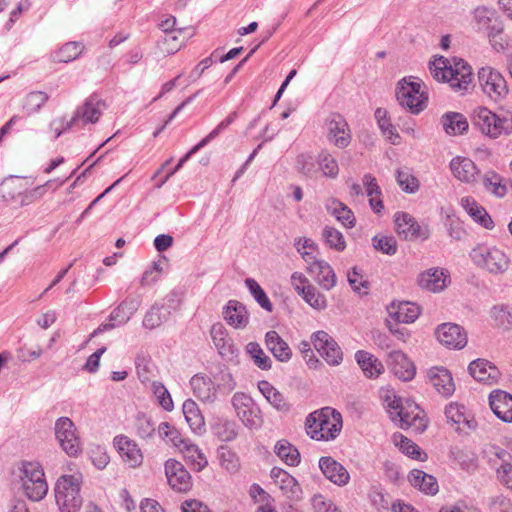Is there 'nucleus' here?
Listing matches in <instances>:
<instances>
[{
    "label": "nucleus",
    "mask_w": 512,
    "mask_h": 512,
    "mask_svg": "<svg viewBox=\"0 0 512 512\" xmlns=\"http://www.w3.org/2000/svg\"><path fill=\"white\" fill-rule=\"evenodd\" d=\"M429 70L435 80L449 83L455 91H467L472 82V68L460 58L440 56L429 63Z\"/></svg>",
    "instance_id": "obj_1"
},
{
    "label": "nucleus",
    "mask_w": 512,
    "mask_h": 512,
    "mask_svg": "<svg viewBox=\"0 0 512 512\" xmlns=\"http://www.w3.org/2000/svg\"><path fill=\"white\" fill-rule=\"evenodd\" d=\"M306 430L310 437L317 441L335 439L342 429L341 414L331 407H324L309 414L306 419Z\"/></svg>",
    "instance_id": "obj_2"
},
{
    "label": "nucleus",
    "mask_w": 512,
    "mask_h": 512,
    "mask_svg": "<svg viewBox=\"0 0 512 512\" xmlns=\"http://www.w3.org/2000/svg\"><path fill=\"white\" fill-rule=\"evenodd\" d=\"M80 475H64L55 485V499L61 512H77L82 505Z\"/></svg>",
    "instance_id": "obj_3"
},
{
    "label": "nucleus",
    "mask_w": 512,
    "mask_h": 512,
    "mask_svg": "<svg viewBox=\"0 0 512 512\" xmlns=\"http://www.w3.org/2000/svg\"><path fill=\"white\" fill-rule=\"evenodd\" d=\"M473 125L490 138L507 136L512 133V116H498L485 107L474 111Z\"/></svg>",
    "instance_id": "obj_4"
},
{
    "label": "nucleus",
    "mask_w": 512,
    "mask_h": 512,
    "mask_svg": "<svg viewBox=\"0 0 512 512\" xmlns=\"http://www.w3.org/2000/svg\"><path fill=\"white\" fill-rule=\"evenodd\" d=\"M20 479L24 493L30 500L40 501L46 496L48 485L39 463L23 462L20 467Z\"/></svg>",
    "instance_id": "obj_5"
},
{
    "label": "nucleus",
    "mask_w": 512,
    "mask_h": 512,
    "mask_svg": "<svg viewBox=\"0 0 512 512\" xmlns=\"http://www.w3.org/2000/svg\"><path fill=\"white\" fill-rule=\"evenodd\" d=\"M396 98L399 104L413 114L421 112L425 106L428 96L422 90L421 82L413 77L401 79L396 87Z\"/></svg>",
    "instance_id": "obj_6"
},
{
    "label": "nucleus",
    "mask_w": 512,
    "mask_h": 512,
    "mask_svg": "<svg viewBox=\"0 0 512 512\" xmlns=\"http://www.w3.org/2000/svg\"><path fill=\"white\" fill-rule=\"evenodd\" d=\"M473 261L492 274H502L510 266V258L506 252L496 246L481 245L471 253Z\"/></svg>",
    "instance_id": "obj_7"
},
{
    "label": "nucleus",
    "mask_w": 512,
    "mask_h": 512,
    "mask_svg": "<svg viewBox=\"0 0 512 512\" xmlns=\"http://www.w3.org/2000/svg\"><path fill=\"white\" fill-rule=\"evenodd\" d=\"M478 79L483 92L494 102L504 100L509 94V86L503 74L490 66L479 69Z\"/></svg>",
    "instance_id": "obj_8"
},
{
    "label": "nucleus",
    "mask_w": 512,
    "mask_h": 512,
    "mask_svg": "<svg viewBox=\"0 0 512 512\" xmlns=\"http://www.w3.org/2000/svg\"><path fill=\"white\" fill-rule=\"evenodd\" d=\"M237 417L249 429H259L263 424L260 408L243 392H236L231 399Z\"/></svg>",
    "instance_id": "obj_9"
},
{
    "label": "nucleus",
    "mask_w": 512,
    "mask_h": 512,
    "mask_svg": "<svg viewBox=\"0 0 512 512\" xmlns=\"http://www.w3.org/2000/svg\"><path fill=\"white\" fill-rule=\"evenodd\" d=\"M55 437L62 450L69 456L75 457L81 451V442L76 427L69 417H60L54 425Z\"/></svg>",
    "instance_id": "obj_10"
},
{
    "label": "nucleus",
    "mask_w": 512,
    "mask_h": 512,
    "mask_svg": "<svg viewBox=\"0 0 512 512\" xmlns=\"http://www.w3.org/2000/svg\"><path fill=\"white\" fill-rule=\"evenodd\" d=\"M53 183L52 180L47 181L43 185H39L33 189L25 190L23 192L15 190L22 188L21 179L19 177H13L3 184L5 191L4 197H9L14 200L20 206H28L38 200H40L47 192V188Z\"/></svg>",
    "instance_id": "obj_11"
},
{
    "label": "nucleus",
    "mask_w": 512,
    "mask_h": 512,
    "mask_svg": "<svg viewBox=\"0 0 512 512\" xmlns=\"http://www.w3.org/2000/svg\"><path fill=\"white\" fill-rule=\"evenodd\" d=\"M422 414L423 411L418 404L410 399H405L401 402L393 416L395 419L398 418L402 429L414 427L416 431H424L427 423Z\"/></svg>",
    "instance_id": "obj_12"
},
{
    "label": "nucleus",
    "mask_w": 512,
    "mask_h": 512,
    "mask_svg": "<svg viewBox=\"0 0 512 512\" xmlns=\"http://www.w3.org/2000/svg\"><path fill=\"white\" fill-rule=\"evenodd\" d=\"M315 349L331 366L339 365L343 360V353L338 343L325 331H317L312 335Z\"/></svg>",
    "instance_id": "obj_13"
},
{
    "label": "nucleus",
    "mask_w": 512,
    "mask_h": 512,
    "mask_svg": "<svg viewBox=\"0 0 512 512\" xmlns=\"http://www.w3.org/2000/svg\"><path fill=\"white\" fill-rule=\"evenodd\" d=\"M105 108V102L98 95H91L85 100L84 104L76 110L74 116L67 123L65 129H69L73 123L77 121H81L83 125L96 123Z\"/></svg>",
    "instance_id": "obj_14"
},
{
    "label": "nucleus",
    "mask_w": 512,
    "mask_h": 512,
    "mask_svg": "<svg viewBox=\"0 0 512 512\" xmlns=\"http://www.w3.org/2000/svg\"><path fill=\"white\" fill-rule=\"evenodd\" d=\"M139 301L135 298H126L110 314V323L101 324L94 332L92 337L97 334L113 329L116 325H123L129 321L131 316L138 310Z\"/></svg>",
    "instance_id": "obj_15"
},
{
    "label": "nucleus",
    "mask_w": 512,
    "mask_h": 512,
    "mask_svg": "<svg viewBox=\"0 0 512 512\" xmlns=\"http://www.w3.org/2000/svg\"><path fill=\"white\" fill-rule=\"evenodd\" d=\"M327 138L338 148H346L351 141V132L345 118L340 114H331L327 119Z\"/></svg>",
    "instance_id": "obj_16"
},
{
    "label": "nucleus",
    "mask_w": 512,
    "mask_h": 512,
    "mask_svg": "<svg viewBox=\"0 0 512 512\" xmlns=\"http://www.w3.org/2000/svg\"><path fill=\"white\" fill-rule=\"evenodd\" d=\"M438 341L452 349H462L467 344V335L463 328L454 323H443L435 331Z\"/></svg>",
    "instance_id": "obj_17"
},
{
    "label": "nucleus",
    "mask_w": 512,
    "mask_h": 512,
    "mask_svg": "<svg viewBox=\"0 0 512 512\" xmlns=\"http://www.w3.org/2000/svg\"><path fill=\"white\" fill-rule=\"evenodd\" d=\"M396 231L399 236L406 240L422 238L429 236L427 229H422L416 219L406 212H397L394 216Z\"/></svg>",
    "instance_id": "obj_18"
},
{
    "label": "nucleus",
    "mask_w": 512,
    "mask_h": 512,
    "mask_svg": "<svg viewBox=\"0 0 512 512\" xmlns=\"http://www.w3.org/2000/svg\"><path fill=\"white\" fill-rule=\"evenodd\" d=\"M165 474L169 485L178 492H185L191 487V476L182 463L169 459L165 463Z\"/></svg>",
    "instance_id": "obj_19"
},
{
    "label": "nucleus",
    "mask_w": 512,
    "mask_h": 512,
    "mask_svg": "<svg viewBox=\"0 0 512 512\" xmlns=\"http://www.w3.org/2000/svg\"><path fill=\"white\" fill-rule=\"evenodd\" d=\"M114 445L118 450L122 460L128 464L129 467H137L143 461V455L138 445L124 435H119L114 438Z\"/></svg>",
    "instance_id": "obj_20"
},
{
    "label": "nucleus",
    "mask_w": 512,
    "mask_h": 512,
    "mask_svg": "<svg viewBox=\"0 0 512 512\" xmlns=\"http://www.w3.org/2000/svg\"><path fill=\"white\" fill-rule=\"evenodd\" d=\"M388 365L400 380L409 381L415 376L416 369L413 362L402 351H392L388 356Z\"/></svg>",
    "instance_id": "obj_21"
},
{
    "label": "nucleus",
    "mask_w": 512,
    "mask_h": 512,
    "mask_svg": "<svg viewBox=\"0 0 512 512\" xmlns=\"http://www.w3.org/2000/svg\"><path fill=\"white\" fill-rule=\"evenodd\" d=\"M319 468L327 479L338 486H344L350 480L347 469L332 457H321L319 459Z\"/></svg>",
    "instance_id": "obj_22"
},
{
    "label": "nucleus",
    "mask_w": 512,
    "mask_h": 512,
    "mask_svg": "<svg viewBox=\"0 0 512 512\" xmlns=\"http://www.w3.org/2000/svg\"><path fill=\"white\" fill-rule=\"evenodd\" d=\"M427 377L435 390L443 397L451 396L455 391V384L451 373L444 367H432Z\"/></svg>",
    "instance_id": "obj_23"
},
{
    "label": "nucleus",
    "mask_w": 512,
    "mask_h": 512,
    "mask_svg": "<svg viewBox=\"0 0 512 512\" xmlns=\"http://www.w3.org/2000/svg\"><path fill=\"white\" fill-rule=\"evenodd\" d=\"M489 404L493 413L502 421L512 422V395L503 391L495 390L489 396Z\"/></svg>",
    "instance_id": "obj_24"
},
{
    "label": "nucleus",
    "mask_w": 512,
    "mask_h": 512,
    "mask_svg": "<svg viewBox=\"0 0 512 512\" xmlns=\"http://www.w3.org/2000/svg\"><path fill=\"white\" fill-rule=\"evenodd\" d=\"M225 321L235 329H244L249 323V314L244 304L229 300L223 308Z\"/></svg>",
    "instance_id": "obj_25"
},
{
    "label": "nucleus",
    "mask_w": 512,
    "mask_h": 512,
    "mask_svg": "<svg viewBox=\"0 0 512 512\" xmlns=\"http://www.w3.org/2000/svg\"><path fill=\"white\" fill-rule=\"evenodd\" d=\"M468 370L470 375L479 382L488 384L495 383L500 377L499 369L491 362L485 359H477L472 361Z\"/></svg>",
    "instance_id": "obj_26"
},
{
    "label": "nucleus",
    "mask_w": 512,
    "mask_h": 512,
    "mask_svg": "<svg viewBox=\"0 0 512 512\" xmlns=\"http://www.w3.org/2000/svg\"><path fill=\"white\" fill-rule=\"evenodd\" d=\"M194 395L204 403H213L217 399V388L211 378L196 374L190 380Z\"/></svg>",
    "instance_id": "obj_27"
},
{
    "label": "nucleus",
    "mask_w": 512,
    "mask_h": 512,
    "mask_svg": "<svg viewBox=\"0 0 512 512\" xmlns=\"http://www.w3.org/2000/svg\"><path fill=\"white\" fill-rule=\"evenodd\" d=\"M450 168L455 178L461 182L474 183L479 175L475 163L466 157H456L450 162Z\"/></svg>",
    "instance_id": "obj_28"
},
{
    "label": "nucleus",
    "mask_w": 512,
    "mask_h": 512,
    "mask_svg": "<svg viewBox=\"0 0 512 512\" xmlns=\"http://www.w3.org/2000/svg\"><path fill=\"white\" fill-rule=\"evenodd\" d=\"M389 316L397 323H413L420 315V308L412 302L392 303L387 308Z\"/></svg>",
    "instance_id": "obj_29"
},
{
    "label": "nucleus",
    "mask_w": 512,
    "mask_h": 512,
    "mask_svg": "<svg viewBox=\"0 0 512 512\" xmlns=\"http://www.w3.org/2000/svg\"><path fill=\"white\" fill-rule=\"evenodd\" d=\"M265 345L272 355L280 362H288L292 358V350L288 343L274 330L265 334Z\"/></svg>",
    "instance_id": "obj_30"
},
{
    "label": "nucleus",
    "mask_w": 512,
    "mask_h": 512,
    "mask_svg": "<svg viewBox=\"0 0 512 512\" xmlns=\"http://www.w3.org/2000/svg\"><path fill=\"white\" fill-rule=\"evenodd\" d=\"M448 276L443 269L431 268L418 276V285L431 292H440L447 286Z\"/></svg>",
    "instance_id": "obj_31"
},
{
    "label": "nucleus",
    "mask_w": 512,
    "mask_h": 512,
    "mask_svg": "<svg viewBox=\"0 0 512 512\" xmlns=\"http://www.w3.org/2000/svg\"><path fill=\"white\" fill-rule=\"evenodd\" d=\"M308 273L325 290H331L336 285V275L332 267L326 262H314L307 267Z\"/></svg>",
    "instance_id": "obj_32"
},
{
    "label": "nucleus",
    "mask_w": 512,
    "mask_h": 512,
    "mask_svg": "<svg viewBox=\"0 0 512 512\" xmlns=\"http://www.w3.org/2000/svg\"><path fill=\"white\" fill-rule=\"evenodd\" d=\"M410 484L427 495H435L439 490L437 479L423 470L413 469L408 474Z\"/></svg>",
    "instance_id": "obj_33"
},
{
    "label": "nucleus",
    "mask_w": 512,
    "mask_h": 512,
    "mask_svg": "<svg viewBox=\"0 0 512 512\" xmlns=\"http://www.w3.org/2000/svg\"><path fill=\"white\" fill-rule=\"evenodd\" d=\"M355 359L367 378H377L384 372V365L373 354L358 350L355 353Z\"/></svg>",
    "instance_id": "obj_34"
},
{
    "label": "nucleus",
    "mask_w": 512,
    "mask_h": 512,
    "mask_svg": "<svg viewBox=\"0 0 512 512\" xmlns=\"http://www.w3.org/2000/svg\"><path fill=\"white\" fill-rule=\"evenodd\" d=\"M488 453L501 461L497 468V477L503 485L512 490V464L509 462L511 455L506 450L496 446H491Z\"/></svg>",
    "instance_id": "obj_35"
},
{
    "label": "nucleus",
    "mask_w": 512,
    "mask_h": 512,
    "mask_svg": "<svg viewBox=\"0 0 512 512\" xmlns=\"http://www.w3.org/2000/svg\"><path fill=\"white\" fill-rule=\"evenodd\" d=\"M270 476L275 484L289 497L298 496L301 491L297 480L282 468H272Z\"/></svg>",
    "instance_id": "obj_36"
},
{
    "label": "nucleus",
    "mask_w": 512,
    "mask_h": 512,
    "mask_svg": "<svg viewBox=\"0 0 512 512\" xmlns=\"http://www.w3.org/2000/svg\"><path fill=\"white\" fill-rule=\"evenodd\" d=\"M183 414L186 422L194 433L201 434L204 432L205 421L198 405L192 399L184 401L182 406Z\"/></svg>",
    "instance_id": "obj_37"
},
{
    "label": "nucleus",
    "mask_w": 512,
    "mask_h": 512,
    "mask_svg": "<svg viewBox=\"0 0 512 512\" xmlns=\"http://www.w3.org/2000/svg\"><path fill=\"white\" fill-rule=\"evenodd\" d=\"M461 206L465 209V211L481 226L486 229H491L493 227V220L486 212V210L479 206L478 203L472 197H463L461 199Z\"/></svg>",
    "instance_id": "obj_38"
},
{
    "label": "nucleus",
    "mask_w": 512,
    "mask_h": 512,
    "mask_svg": "<svg viewBox=\"0 0 512 512\" xmlns=\"http://www.w3.org/2000/svg\"><path fill=\"white\" fill-rule=\"evenodd\" d=\"M441 124L449 135L463 134L469 127L465 116L457 112H449L443 115Z\"/></svg>",
    "instance_id": "obj_39"
},
{
    "label": "nucleus",
    "mask_w": 512,
    "mask_h": 512,
    "mask_svg": "<svg viewBox=\"0 0 512 512\" xmlns=\"http://www.w3.org/2000/svg\"><path fill=\"white\" fill-rule=\"evenodd\" d=\"M275 454L287 465L297 466L300 463V453L288 440L281 439L274 446Z\"/></svg>",
    "instance_id": "obj_40"
},
{
    "label": "nucleus",
    "mask_w": 512,
    "mask_h": 512,
    "mask_svg": "<svg viewBox=\"0 0 512 512\" xmlns=\"http://www.w3.org/2000/svg\"><path fill=\"white\" fill-rule=\"evenodd\" d=\"M210 335L220 355L225 356L231 353V340L228 338L227 330L222 323L213 324Z\"/></svg>",
    "instance_id": "obj_41"
},
{
    "label": "nucleus",
    "mask_w": 512,
    "mask_h": 512,
    "mask_svg": "<svg viewBox=\"0 0 512 512\" xmlns=\"http://www.w3.org/2000/svg\"><path fill=\"white\" fill-rule=\"evenodd\" d=\"M180 444H182L180 447L181 451L194 466L195 470L201 471L207 466V458L197 445L186 442L184 440H181Z\"/></svg>",
    "instance_id": "obj_42"
},
{
    "label": "nucleus",
    "mask_w": 512,
    "mask_h": 512,
    "mask_svg": "<svg viewBox=\"0 0 512 512\" xmlns=\"http://www.w3.org/2000/svg\"><path fill=\"white\" fill-rule=\"evenodd\" d=\"M499 17L496 10L486 6H479L473 11V23L477 31H484L489 25Z\"/></svg>",
    "instance_id": "obj_43"
},
{
    "label": "nucleus",
    "mask_w": 512,
    "mask_h": 512,
    "mask_svg": "<svg viewBox=\"0 0 512 512\" xmlns=\"http://www.w3.org/2000/svg\"><path fill=\"white\" fill-rule=\"evenodd\" d=\"M318 170L324 177L336 178L339 174V166L336 159L328 152L321 151L317 158Z\"/></svg>",
    "instance_id": "obj_44"
},
{
    "label": "nucleus",
    "mask_w": 512,
    "mask_h": 512,
    "mask_svg": "<svg viewBox=\"0 0 512 512\" xmlns=\"http://www.w3.org/2000/svg\"><path fill=\"white\" fill-rule=\"evenodd\" d=\"M327 209L336 217L345 227L352 228L355 225V217L353 212L342 202L333 200Z\"/></svg>",
    "instance_id": "obj_45"
},
{
    "label": "nucleus",
    "mask_w": 512,
    "mask_h": 512,
    "mask_svg": "<svg viewBox=\"0 0 512 512\" xmlns=\"http://www.w3.org/2000/svg\"><path fill=\"white\" fill-rule=\"evenodd\" d=\"M482 182L485 189L496 197L502 198L507 193V187L503 184L502 177L494 171L486 172Z\"/></svg>",
    "instance_id": "obj_46"
},
{
    "label": "nucleus",
    "mask_w": 512,
    "mask_h": 512,
    "mask_svg": "<svg viewBox=\"0 0 512 512\" xmlns=\"http://www.w3.org/2000/svg\"><path fill=\"white\" fill-rule=\"evenodd\" d=\"M465 407L458 403L452 402L445 408V416L448 421L453 424H465L468 428H474L473 420L468 419L465 414Z\"/></svg>",
    "instance_id": "obj_47"
},
{
    "label": "nucleus",
    "mask_w": 512,
    "mask_h": 512,
    "mask_svg": "<svg viewBox=\"0 0 512 512\" xmlns=\"http://www.w3.org/2000/svg\"><path fill=\"white\" fill-rule=\"evenodd\" d=\"M246 352L258 368L262 370H269L271 368L272 360L266 355L259 343L249 342L246 345Z\"/></svg>",
    "instance_id": "obj_48"
},
{
    "label": "nucleus",
    "mask_w": 512,
    "mask_h": 512,
    "mask_svg": "<svg viewBox=\"0 0 512 512\" xmlns=\"http://www.w3.org/2000/svg\"><path fill=\"white\" fill-rule=\"evenodd\" d=\"M245 285L251 295L254 297L255 301L261 306V308L267 312H272L273 305L266 292L262 289L258 282L253 278H247L245 280Z\"/></svg>",
    "instance_id": "obj_49"
},
{
    "label": "nucleus",
    "mask_w": 512,
    "mask_h": 512,
    "mask_svg": "<svg viewBox=\"0 0 512 512\" xmlns=\"http://www.w3.org/2000/svg\"><path fill=\"white\" fill-rule=\"evenodd\" d=\"M163 309L164 306H159L158 304L153 305L144 316V327L148 329H154L166 321L170 315V310H165V312H162Z\"/></svg>",
    "instance_id": "obj_50"
},
{
    "label": "nucleus",
    "mask_w": 512,
    "mask_h": 512,
    "mask_svg": "<svg viewBox=\"0 0 512 512\" xmlns=\"http://www.w3.org/2000/svg\"><path fill=\"white\" fill-rule=\"evenodd\" d=\"M396 181L399 187L406 193L414 194L419 190V180L410 172L409 169H398L396 171Z\"/></svg>",
    "instance_id": "obj_51"
},
{
    "label": "nucleus",
    "mask_w": 512,
    "mask_h": 512,
    "mask_svg": "<svg viewBox=\"0 0 512 512\" xmlns=\"http://www.w3.org/2000/svg\"><path fill=\"white\" fill-rule=\"evenodd\" d=\"M84 46L80 42H68L55 52L54 58L59 62H70L77 59L83 52Z\"/></svg>",
    "instance_id": "obj_52"
},
{
    "label": "nucleus",
    "mask_w": 512,
    "mask_h": 512,
    "mask_svg": "<svg viewBox=\"0 0 512 512\" xmlns=\"http://www.w3.org/2000/svg\"><path fill=\"white\" fill-rule=\"evenodd\" d=\"M238 424L232 420H221L215 427L214 431L219 440L224 442H230L238 436Z\"/></svg>",
    "instance_id": "obj_53"
},
{
    "label": "nucleus",
    "mask_w": 512,
    "mask_h": 512,
    "mask_svg": "<svg viewBox=\"0 0 512 512\" xmlns=\"http://www.w3.org/2000/svg\"><path fill=\"white\" fill-rule=\"evenodd\" d=\"M49 96L43 91H33L27 94L23 102V109L28 115L33 114L40 110V108L47 102Z\"/></svg>",
    "instance_id": "obj_54"
},
{
    "label": "nucleus",
    "mask_w": 512,
    "mask_h": 512,
    "mask_svg": "<svg viewBox=\"0 0 512 512\" xmlns=\"http://www.w3.org/2000/svg\"><path fill=\"white\" fill-rule=\"evenodd\" d=\"M491 317L496 326L502 329H509L512 327V307L510 306H494L491 310Z\"/></svg>",
    "instance_id": "obj_55"
},
{
    "label": "nucleus",
    "mask_w": 512,
    "mask_h": 512,
    "mask_svg": "<svg viewBox=\"0 0 512 512\" xmlns=\"http://www.w3.org/2000/svg\"><path fill=\"white\" fill-rule=\"evenodd\" d=\"M322 237L325 243L331 248L337 251H343L346 247L343 234L337 229L326 226L322 231Z\"/></svg>",
    "instance_id": "obj_56"
},
{
    "label": "nucleus",
    "mask_w": 512,
    "mask_h": 512,
    "mask_svg": "<svg viewBox=\"0 0 512 512\" xmlns=\"http://www.w3.org/2000/svg\"><path fill=\"white\" fill-rule=\"evenodd\" d=\"M393 438L395 445L398 446L404 454L416 460L421 459V449L417 444L402 434H395Z\"/></svg>",
    "instance_id": "obj_57"
},
{
    "label": "nucleus",
    "mask_w": 512,
    "mask_h": 512,
    "mask_svg": "<svg viewBox=\"0 0 512 512\" xmlns=\"http://www.w3.org/2000/svg\"><path fill=\"white\" fill-rule=\"evenodd\" d=\"M307 304L317 310H323L327 307L325 296L319 292L313 285H308L305 292L301 295Z\"/></svg>",
    "instance_id": "obj_58"
},
{
    "label": "nucleus",
    "mask_w": 512,
    "mask_h": 512,
    "mask_svg": "<svg viewBox=\"0 0 512 512\" xmlns=\"http://www.w3.org/2000/svg\"><path fill=\"white\" fill-rule=\"evenodd\" d=\"M214 385L217 392L224 395L230 394L236 388V382L229 371H220L214 376Z\"/></svg>",
    "instance_id": "obj_59"
},
{
    "label": "nucleus",
    "mask_w": 512,
    "mask_h": 512,
    "mask_svg": "<svg viewBox=\"0 0 512 512\" xmlns=\"http://www.w3.org/2000/svg\"><path fill=\"white\" fill-rule=\"evenodd\" d=\"M483 32L486 33L489 42L494 50H496L497 52H501L506 49V45L497 46L496 44H494V42L496 43V38H499L504 32V23L500 16L496 20H494V22H492L489 25V27H487Z\"/></svg>",
    "instance_id": "obj_60"
},
{
    "label": "nucleus",
    "mask_w": 512,
    "mask_h": 512,
    "mask_svg": "<svg viewBox=\"0 0 512 512\" xmlns=\"http://www.w3.org/2000/svg\"><path fill=\"white\" fill-rule=\"evenodd\" d=\"M296 165L298 171L307 177L315 178L319 173L313 157L309 154H300L297 157Z\"/></svg>",
    "instance_id": "obj_61"
},
{
    "label": "nucleus",
    "mask_w": 512,
    "mask_h": 512,
    "mask_svg": "<svg viewBox=\"0 0 512 512\" xmlns=\"http://www.w3.org/2000/svg\"><path fill=\"white\" fill-rule=\"evenodd\" d=\"M152 390L155 397L158 399L160 406L166 411H172L174 404L166 387L161 382L154 381L152 383Z\"/></svg>",
    "instance_id": "obj_62"
},
{
    "label": "nucleus",
    "mask_w": 512,
    "mask_h": 512,
    "mask_svg": "<svg viewBox=\"0 0 512 512\" xmlns=\"http://www.w3.org/2000/svg\"><path fill=\"white\" fill-rule=\"evenodd\" d=\"M218 458L220 465L229 472H234L238 469V457L228 447H220L218 450Z\"/></svg>",
    "instance_id": "obj_63"
},
{
    "label": "nucleus",
    "mask_w": 512,
    "mask_h": 512,
    "mask_svg": "<svg viewBox=\"0 0 512 512\" xmlns=\"http://www.w3.org/2000/svg\"><path fill=\"white\" fill-rule=\"evenodd\" d=\"M137 374L142 383L149 382L153 376L154 364L144 356L136 358Z\"/></svg>",
    "instance_id": "obj_64"
}]
</instances>
